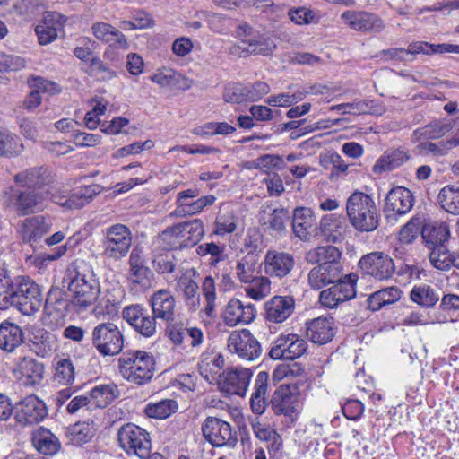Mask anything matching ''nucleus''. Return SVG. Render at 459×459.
<instances>
[{
	"label": "nucleus",
	"instance_id": "1",
	"mask_svg": "<svg viewBox=\"0 0 459 459\" xmlns=\"http://www.w3.org/2000/svg\"><path fill=\"white\" fill-rule=\"evenodd\" d=\"M341 256L342 252L333 246L317 247L306 253L307 263L315 264L307 275V281L312 289L321 290L344 277Z\"/></svg>",
	"mask_w": 459,
	"mask_h": 459
},
{
	"label": "nucleus",
	"instance_id": "2",
	"mask_svg": "<svg viewBox=\"0 0 459 459\" xmlns=\"http://www.w3.org/2000/svg\"><path fill=\"white\" fill-rule=\"evenodd\" d=\"M71 305L79 312L93 307L100 294V284L92 273H84L75 267L66 271Z\"/></svg>",
	"mask_w": 459,
	"mask_h": 459
},
{
	"label": "nucleus",
	"instance_id": "3",
	"mask_svg": "<svg viewBox=\"0 0 459 459\" xmlns=\"http://www.w3.org/2000/svg\"><path fill=\"white\" fill-rule=\"evenodd\" d=\"M346 214L351 225L359 232L374 231L379 225V214L373 198L355 191L346 201Z\"/></svg>",
	"mask_w": 459,
	"mask_h": 459
},
{
	"label": "nucleus",
	"instance_id": "4",
	"mask_svg": "<svg viewBox=\"0 0 459 459\" xmlns=\"http://www.w3.org/2000/svg\"><path fill=\"white\" fill-rule=\"evenodd\" d=\"M2 310L13 307L22 315L31 316L39 311L43 303V294L39 286L28 276H17L9 298Z\"/></svg>",
	"mask_w": 459,
	"mask_h": 459
},
{
	"label": "nucleus",
	"instance_id": "5",
	"mask_svg": "<svg viewBox=\"0 0 459 459\" xmlns=\"http://www.w3.org/2000/svg\"><path fill=\"white\" fill-rule=\"evenodd\" d=\"M48 190L21 189L10 186L3 191L4 204L19 216L39 212L45 207L48 199L52 200Z\"/></svg>",
	"mask_w": 459,
	"mask_h": 459
},
{
	"label": "nucleus",
	"instance_id": "6",
	"mask_svg": "<svg viewBox=\"0 0 459 459\" xmlns=\"http://www.w3.org/2000/svg\"><path fill=\"white\" fill-rule=\"evenodd\" d=\"M118 361L120 374L131 383L141 385L153 377L155 361L153 356L146 351H127Z\"/></svg>",
	"mask_w": 459,
	"mask_h": 459
},
{
	"label": "nucleus",
	"instance_id": "7",
	"mask_svg": "<svg viewBox=\"0 0 459 459\" xmlns=\"http://www.w3.org/2000/svg\"><path fill=\"white\" fill-rule=\"evenodd\" d=\"M237 37L238 42L229 48V54L237 57L250 55L269 56L276 48L273 40L255 33L247 24L238 26Z\"/></svg>",
	"mask_w": 459,
	"mask_h": 459
},
{
	"label": "nucleus",
	"instance_id": "8",
	"mask_svg": "<svg viewBox=\"0 0 459 459\" xmlns=\"http://www.w3.org/2000/svg\"><path fill=\"white\" fill-rule=\"evenodd\" d=\"M132 232L124 224L117 223L103 230L102 255L113 261L125 258L132 246Z\"/></svg>",
	"mask_w": 459,
	"mask_h": 459
},
{
	"label": "nucleus",
	"instance_id": "9",
	"mask_svg": "<svg viewBox=\"0 0 459 459\" xmlns=\"http://www.w3.org/2000/svg\"><path fill=\"white\" fill-rule=\"evenodd\" d=\"M204 233L203 222L195 219L163 230L160 237L170 249H181L196 245Z\"/></svg>",
	"mask_w": 459,
	"mask_h": 459
},
{
	"label": "nucleus",
	"instance_id": "10",
	"mask_svg": "<svg viewBox=\"0 0 459 459\" xmlns=\"http://www.w3.org/2000/svg\"><path fill=\"white\" fill-rule=\"evenodd\" d=\"M91 343L102 356H116L124 347V335L112 322L100 323L91 331Z\"/></svg>",
	"mask_w": 459,
	"mask_h": 459
},
{
	"label": "nucleus",
	"instance_id": "11",
	"mask_svg": "<svg viewBox=\"0 0 459 459\" xmlns=\"http://www.w3.org/2000/svg\"><path fill=\"white\" fill-rule=\"evenodd\" d=\"M120 447L128 455H135L140 458L149 456L152 448L150 434L133 423L123 425L117 432Z\"/></svg>",
	"mask_w": 459,
	"mask_h": 459
},
{
	"label": "nucleus",
	"instance_id": "12",
	"mask_svg": "<svg viewBox=\"0 0 459 459\" xmlns=\"http://www.w3.org/2000/svg\"><path fill=\"white\" fill-rule=\"evenodd\" d=\"M202 433L207 442L214 447H234L238 435L227 421L219 418L208 417L202 424Z\"/></svg>",
	"mask_w": 459,
	"mask_h": 459
},
{
	"label": "nucleus",
	"instance_id": "13",
	"mask_svg": "<svg viewBox=\"0 0 459 459\" xmlns=\"http://www.w3.org/2000/svg\"><path fill=\"white\" fill-rule=\"evenodd\" d=\"M358 275L355 273L345 274L340 281L320 292L319 301L321 305L328 308H335L339 304L353 299L356 295L355 286Z\"/></svg>",
	"mask_w": 459,
	"mask_h": 459
},
{
	"label": "nucleus",
	"instance_id": "14",
	"mask_svg": "<svg viewBox=\"0 0 459 459\" xmlns=\"http://www.w3.org/2000/svg\"><path fill=\"white\" fill-rule=\"evenodd\" d=\"M272 409L276 415L293 418L300 409V393L296 385H281L273 394Z\"/></svg>",
	"mask_w": 459,
	"mask_h": 459
},
{
	"label": "nucleus",
	"instance_id": "15",
	"mask_svg": "<svg viewBox=\"0 0 459 459\" xmlns=\"http://www.w3.org/2000/svg\"><path fill=\"white\" fill-rule=\"evenodd\" d=\"M359 265L363 274L369 275L377 281L390 279L395 271L394 260L381 252L364 255L359 260Z\"/></svg>",
	"mask_w": 459,
	"mask_h": 459
},
{
	"label": "nucleus",
	"instance_id": "16",
	"mask_svg": "<svg viewBox=\"0 0 459 459\" xmlns=\"http://www.w3.org/2000/svg\"><path fill=\"white\" fill-rule=\"evenodd\" d=\"M228 346L230 351L247 361L255 360L262 353L260 342L247 329L231 333Z\"/></svg>",
	"mask_w": 459,
	"mask_h": 459
},
{
	"label": "nucleus",
	"instance_id": "17",
	"mask_svg": "<svg viewBox=\"0 0 459 459\" xmlns=\"http://www.w3.org/2000/svg\"><path fill=\"white\" fill-rule=\"evenodd\" d=\"M307 349V342L298 334H281L269 355L273 359L293 360L301 357Z\"/></svg>",
	"mask_w": 459,
	"mask_h": 459
},
{
	"label": "nucleus",
	"instance_id": "18",
	"mask_svg": "<svg viewBox=\"0 0 459 459\" xmlns=\"http://www.w3.org/2000/svg\"><path fill=\"white\" fill-rule=\"evenodd\" d=\"M122 317L144 337H152L156 333L158 318L153 314L150 315L142 305L126 307L122 311Z\"/></svg>",
	"mask_w": 459,
	"mask_h": 459
},
{
	"label": "nucleus",
	"instance_id": "19",
	"mask_svg": "<svg viewBox=\"0 0 459 459\" xmlns=\"http://www.w3.org/2000/svg\"><path fill=\"white\" fill-rule=\"evenodd\" d=\"M48 415L45 403L36 395L23 398L15 408V419L22 426L39 423Z\"/></svg>",
	"mask_w": 459,
	"mask_h": 459
},
{
	"label": "nucleus",
	"instance_id": "20",
	"mask_svg": "<svg viewBox=\"0 0 459 459\" xmlns=\"http://www.w3.org/2000/svg\"><path fill=\"white\" fill-rule=\"evenodd\" d=\"M341 17L349 28L357 31L379 33L385 27L384 21L372 13L345 11Z\"/></svg>",
	"mask_w": 459,
	"mask_h": 459
},
{
	"label": "nucleus",
	"instance_id": "21",
	"mask_svg": "<svg viewBox=\"0 0 459 459\" xmlns=\"http://www.w3.org/2000/svg\"><path fill=\"white\" fill-rule=\"evenodd\" d=\"M295 264L292 254L270 249L266 252L264 260V273L270 277L282 279L290 273Z\"/></svg>",
	"mask_w": 459,
	"mask_h": 459
},
{
	"label": "nucleus",
	"instance_id": "22",
	"mask_svg": "<svg viewBox=\"0 0 459 459\" xmlns=\"http://www.w3.org/2000/svg\"><path fill=\"white\" fill-rule=\"evenodd\" d=\"M411 192L402 186L393 188L385 197L384 212L388 219L409 212L413 207Z\"/></svg>",
	"mask_w": 459,
	"mask_h": 459
},
{
	"label": "nucleus",
	"instance_id": "23",
	"mask_svg": "<svg viewBox=\"0 0 459 459\" xmlns=\"http://www.w3.org/2000/svg\"><path fill=\"white\" fill-rule=\"evenodd\" d=\"M129 269L127 279L133 283L143 289H150L152 286L154 274L152 270L144 264V258L142 251L136 247L133 248L128 259Z\"/></svg>",
	"mask_w": 459,
	"mask_h": 459
},
{
	"label": "nucleus",
	"instance_id": "24",
	"mask_svg": "<svg viewBox=\"0 0 459 459\" xmlns=\"http://www.w3.org/2000/svg\"><path fill=\"white\" fill-rule=\"evenodd\" d=\"M66 18L57 12H46L35 27L38 41L48 45L56 39L58 32L63 30Z\"/></svg>",
	"mask_w": 459,
	"mask_h": 459
},
{
	"label": "nucleus",
	"instance_id": "25",
	"mask_svg": "<svg viewBox=\"0 0 459 459\" xmlns=\"http://www.w3.org/2000/svg\"><path fill=\"white\" fill-rule=\"evenodd\" d=\"M252 372L248 368H227L221 377V388L230 394L244 396L249 385Z\"/></svg>",
	"mask_w": 459,
	"mask_h": 459
},
{
	"label": "nucleus",
	"instance_id": "26",
	"mask_svg": "<svg viewBox=\"0 0 459 459\" xmlns=\"http://www.w3.org/2000/svg\"><path fill=\"white\" fill-rule=\"evenodd\" d=\"M149 303L152 307V314L158 319L167 323L174 321L176 299L170 290L160 289L154 291L150 297Z\"/></svg>",
	"mask_w": 459,
	"mask_h": 459
},
{
	"label": "nucleus",
	"instance_id": "27",
	"mask_svg": "<svg viewBox=\"0 0 459 459\" xmlns=\"http://www.w3.org/2000/svg\"><path fill=\"white\" fill-rule=\"evenodd\" d=\"M256 315L253 304H244L238 299H231L223 312V321L228 326H236L238 324H249Z\"/></svg>",
	"mask_w": 459,
	"mask_h": 459
},
{
	"label": "nucleus",
	"instance_id": "28",
	"mask_svg": "<svg viewBox=\"0 0 459 459\" xmlns=\"http://www.w3.org/2000/svg\"><path fill=\"white\" fill-rule=\"evenodd\" d=\"M295 300L290 296H274L264 304V317L272 323H282L294 312Z\"/></svg>",
	"mask_w": 459,
	"mask_h": 459
},
{
	"label": "nucleus",
	"instance_id": "29",
	"mask_svg": "<svg viewBox=\"0 0 459 459\" xmlns=\"http://www.w3.org/2000/svg\"><path fill=\"white\" fill-rule=\"evenodd\" d=\"M51 175L47 168L34 167L18 172L13 176L16 186L31 190H43L51 182Z\"/></svg>",
	"mask_w": 459,
	"mask_h": 459
},
{
	"label": "nucleus",
	"instance_id": "30",
	"mask_svg": "<svg viewBox=\"0 0 459 459\" xmlns=\"http://www.w3.org/2000/svg\"><path fill=\"white\" fill-rule=\"evenodd\" d=\"M44 372V365L30 357L22 358L16 369L17 378L24 386H35L40 384Z\"/></svg>",
	"mask_w": 459,
	"mask_h": 459
},
{
	"label": "nucleus",
	"instance_id": "31",
	"mask_svg": "<svg viewBox=\"0 0 459 459\" xmlns=\"http://www.w3.org/2000/svg\"><path fill=\"white\" fill-rule=\"evenodd\" d=\"M100 186H84L75 189L69 197L52 195V201L69 209H80L100 193Z\"/></svg>",
	"mask_w": 459,
	"mask_h": 459
},
{
	"label": "nucleus",
	"instance_id": "32",
	"mask_svg": "<svg viewBox=\"0 0 459 459\" xmlns=\"http://www.w3.org/2000/svg\"><path fill=\"white\" fill-rule=\"evenodd\" d=\"M224 358L221 352L216 351H205L200 357L198 369L200 374L208 382L217 380L218 377H221V370L224 367Z\"/></svg>",
	"mask_w": 459,
	"mask_h": 459
},
{
	"label": "nucleus",
	"instance_id": "33",
	"mask_svg": "<svg viewBox=\"0 0 459 459\" xmlns=\"http://www.w3.org/2000/svg\"><path fill=\"white\" fill-rule=\"evenodd\" d=\"M333 317H317L307 323V336L311 342L325 344L334 336Z\"/></svg>",
	"mask_w": 459,
	"mask_h": 459
},
{
	"label": "nucleus",
	"instance_id": "34",
	"mask_svg": "<svg viewBox=\"0 0 459 459\" xmlns=\"http://www.w3.org/2000/svg\"><path fill=\"white\" fill-rule=\"evenodd\" d=\"M91 31L98 40L108 43L110 46L117 48H128L126 36L118 29L108 22H94L91 26Z\"/></svg>",
	"mask_w": 459,
	"mask_h": 459
},
{
	"label": "nucleus",
	"instance_id": "35",
	"mask_svg": "<svg viewBox=\"0 0 459 459\" xmlns=\"http://www.w3.org/2000/svg\"><path fill=\"white\" fill-rule=\"evenodd\" d=\"M249 423L256 438L267 443L272 452H278L282 446V439L277 431L270 425L260 421L259 417H249Z\"/></svg>",
	"mask_w": 459,
	"mask_h": 459
},
{
	"label": "nucleus",
	"instance_id": "36",
	"mask_svg": "<svg viewBox=\"0 0 459 459\" xmlns=\"http://www.w3.org/2000/svg\"><path fill=\"white\" fill-rule=\"evenodd\" d=\"M24 342L22 329L16 324L4 320L0 324V349L13 352Z\"/></svg>",
	"mask_w": 459,
	"mask_h": 459
},
{
	"label": "nucleus",
	"instance_id": "37",
	"mask_svg": "<svg viewBox=\"0 0 459 459\" xmlns=\"http://www.w3.org/2000/svg\"><path fill=\"white\" fill-rule=\"evenodd\" d=\"M315 225V216L310 208L297 207L293 211L292 230L300 240H307Z\"/></svg>",
	"mask_w": 459,
	"mask_h": 459
},
{
	"label": "nucleus",
	"instance_id": "38",
	"mask_svg": "<svg viewBox=\"0 0 459 459\" xmlns=\"http://www.w3.org/2000/svg\"><path fill=\"white\" fill-rule=\"evenodd\" d=\"M50 227V220L44 216L39 215L28 218L22 221V238L25 241L35 243L48 232Z\"/></svg>",
	"mask_w": 459,
	"mask_h": 459
},
{
	"label": "nucleus",
	"instance_id": "39",
	"mask_svg": "<svg viewBox=\"0 0 459 459\" xmlns=\"http://www.w3.org/2000/svg\"><path fill=\"white\" fill-rule=\"evenodd\" d=\"M454 127L452 120H434L428 125L417 128L412 133V140L420 142L422 140L439 139Z\"/></svg>",
	"mask_w": 459,
	"mask_h": 459
},
{
	"label": "nucleus",
	"instance_id": "40",
	"mask_svg": "<svg viewBox=\"0 0 459 459\" xmlns=\"http://www.w3.org/2000/svg\"><path fill=\"white\" fill-rule=\"evenodd\" d=\"M177 291L182 296L185 305L189 310L196 311L199 309V286L191 277L182 275L177 282Z\"/></svg>",
	"mask_w": 459,
	"mask_h": 459
},
{
	"label": "nucleus",
	"instance_id": "41",
	"mask_svg": "<svg viewBox=\"0 0 459 459\" xmlns=\"http://www.w3.org/2000/svg\"><path fill=\"white\" fill-rule=\"evenodd\" d=\"M443 53L459 54V45L450 43L431 44L426 41H414L410 43L406 48V54L412 56L418 54L431 56Z\"/></svg>",
	"mask_w": 459,
	"mask_h": 459
},
{
	"label": "nucleus",
	"instance_id": "42",
	"mask_svg": "<svg viewBox=\"0 0 459 459\" xmlns=\"http://www.w3.org/2000/svg\"><path fill=\"white\" fill-rule=\"evenodd\" d=\"M421 235L431 249V247H438L439 245H444L449 238L450 231L446 223L433 222L424 225Z\"/></svg>",
	"mask_w": 459,
	"mask_h": 459
},
{
	"label": "nucleus",
	"instance_id": "43",
	"mask_svg": "<svg viewBox=\"0 0 459 459\" xmlns=\"http://www.w3.org/2000/svg\"><path fill=\"white\" fill-rule=\"evenodd\" d=\"M401 296L402 291L397 287L384 288L369 295L367 299L368 307L370 310L377 311L385 306L395 303Z\"/></svg>",
	"mask_w": 459,
	"mask_h": 459
},
{
	"label": "nucleus",
	"instance_id": "44",
	"mask_svg": "<svg viewBox=\"0 0 459 459\" xmlns=\"http://www.w3.org/2000/svg\"><path fill=\"white\" fill-rule=\"evenodd\" d=\"M409 158L410 156L408 152L403 149L385 152L375 164L374 171L382 172L393 170L402 166L409 160Z\"/></svg>",
	"mask_w": 459,
	"mask_h": 459
},
{
	"label": "nucleus",
	"instance_id": "45",
	"mask_svg": "<svg viewBox=\"0 0 459 459\" xmlns=\"http://www.w3.org/2000/svg\"><path fill=\"white\" fill-rule=\"evenodd\" d=\"M119 395V390L115 384L96 385L91 392L90 398L95 406L105 408Z\"/></svg>",
	"mask_w": 459,
	"mask_h": 459
},
{
	"label": "nucleus",
	"instance_id": "46",
	"mask_svg": "<svg viewBox=\"0 0 459 459\" xmlns=\"http://www.w3.org/2000/svg\"><path fill=\"white\" fill-rule=\"evenodd\" d=\"M342 229V220L334 214L325 215L320 221L321 233L333 243L341 241Z\"/></svg>",
	"mask_w": 459,
	"mask_h": 459
},
{
	"label": "nucleus",
	"instance_id": "47",
	"mask_svg": "<svg viewBox=\"0 0 459 459\" xmlns=\"http://www.w3.org/2000/svg\"><path fill=\"white\" fill-rule=\"evenodd\" d=\"M33 442L36 448L46 455L55 454L60 448L57 437L45 428H39L34 434Z\"/></svg>",
	"mask_w": 459,
	"mask_h": 459
},
{
	"label": "nucleus",
	"instance_id": "48",
	"mask_svg": "<svg viewBox=\"0 0 459 459\" xmlns=\"http://www.w3.org/2000/svg\"><path fill=\"white\" fill-rule=\"evenodd\" d=\"M411 299L421 307H432L439 300V296L429 285L414 286L410 294Z\"/></svg>",
	"mask_w": 459,
	"mask_h": 459
},
{
	"label": "nucleus",
	"instance_id": "49",
	"mask_svg": "<svg viewBox=\"0 0 459 459\" xmlns=\"http://www.w3.org/2000/svg\"><path fill=\"white\" fill-rule=\"evenodd\" d=\"M121 304V299L111 292H100L97 302L93 305L92 312L96 316L100 315L117 314Z\"/></svg>",
	"mask_w": 459,
	"mask_h": 459
},
{
	"label": "nucleus",
	"instance_id": "50",
	"mask_svg": "<svg viewBox=\"0 0 459 459\" xmlns=\"http://www.w3.org/2000/svg\"><path fill=\"white\" fill-rule=\"evenodd\" d=\"M437 201L446 212L459 214V187L446 186L440 190Z\"/></svg>",
	"mask_w": 459,
	"mask_h": 459
},
{
	"label": "nucleus",
	"instance_id": "51",
	"mask_svg": "<svg viewBox=\"0 0 459 459\" xmlns=\"http://www.w3.org/2000/svg\"><path fill=\"white\" fill-rule=\"evenodd\" d=\"M257 261L254 255L247 254L240 258L236 264L235 273L237 278L243 283L253 281L256 277Z\"/></svg>",
	"mask_w": 459,
	"mask_h": 459
},
{
	"label": "nucleus",
	"instance_id": "52",
	"mask_svg": "<svg viewBox=\"0 0 459 459\" xmlns=\"http://www.w3.org/2000/svg\"><path fill=\"white\" fill-rule=\"evenodd\" d=\"M238 218L232 211H221L214 222L213 233L225 236L233 233L238 226Z\"/></svg>",
	"mask_w": 459,
	"mask_h": 459
},
{
	"label": "nucleus",
	"instance_id": "53",
	"mask_svg": "<svg viewBox=\"0 0 459 459\" xmlns=\"http://www.w3.org/2000/svg\"><path fill=\"white\" fill-rule=\"evenodd\" d=\"M23 150L19 137L10 132L0 128V155L13 157L19 155Z\"/></svg>",
	"mask_w": 459,
	"mask_h": 459
},
{
	"label": "nucleus",
	"instance_id": "54",
	"mask_svg": "<svg viewBox=\"0 0 459 459\" xmlns=\"http://www.w3.org/2000/svg\"><path fill=\"white\" fill-rule=\"evenodd\" d=\"M75 378L74 367L70 359H58L55 363L54 381L71 385Z\"/></svg>",
	"mask_w": 459,
	"mask_h": 459
},
{
	"label": "nucleus",
	"instance_id": "55",
	"mask_svg": "<svg viewBox=\"0 0 459 459\" xmlns=\"http://www.w3.org/2000/svg\"><path fill=\"white\" fill-rule=\"evenodd\" d=\"M429 261L437 270L447 271L454 266V255L449 253L445 245H439L438 247H431Z\"/></svg>",
	"mask_w": 459,
	"mask_h": 459
},
{
	"label": "nucleus",
	"instance_id": "56",
	"mask_svg": "<svg viewBox=\"0 0 459 459\" xmlns=\"http://www.w3.org/2000/svg\"><path fill=\"white\" fill-rule=\"evenodd\" d=\"M178 410L176 401L171 399L162 400L155 403H149L144 411L150 418L165 419Z\"/></svg>",
	"mask_w": 459,
	"mask_h": 459
},
{
	"label": "nucleus",
	"instance_id": "57",
	"mask_svg": "<svg viewBox=\"0 0 459 459\" xmlns=\"http://www.w3.org/2000/svg\"><path fill=\"white\" fill-rule=\"evenodd\" d=\"M247 283L249 285L246 288V293L254 299H262L271 291V281L265 276H256Z\"/></svg>",
	"mask_w": 459,
	"mask_h": 459
},
{
	"label": "nucleus",
	"instance_id": "58",
	"mask_svg": "<svg viewBox=\"0 0 459 459\" xmlns=\"http://www.w3.org/2000/svg\"><path fill=\"white\" fill-rule=\"evenodd\" d=\"M17 282V276L13 277L4 263L0 264V310L4 306L5 300L9 298L14 284Z\"/></svg>",
	"mask_w": 459,
	"mask_h": 459
},
{
	"label": "nucleus",
	"instance_id": "59",
	"mask_svg": "<svg viewBox=\"0 0 459 459\" xmlns=\"http://www.w3.org/2000/svg\"><path fill=\"white\" fill-rule=\"evenodd\" d=\"M151 80L160 87H178L186 79L172 69L164 68L152 75Z\"/></svg>",
	"mask_w": 459,
	"mask_h": 459
},
{
	"label": "nucleus",
	"instance_id": "60",
	"mask_svg": "<svg viewBox=\"0 0 459 459\" xmlns=\"http://www.w3.org/2000/svg\"><path fill=\"white\" fill-rule=\"evenodd\" d=\"M373 101L368 100H355L351 103H342L336 106H333L331 109L333 110H340L342 114H349V115H361L373 113Z\"/></svg>",
	"mask_w": 459,
	"mask_h": 459
},
{
	"label": "nucleus",
	"instance_id": "61",
	"mask_svg": "<svg viewBox=\"0 0 459 459\" xmlns=\"http://www.w3.org/2000/svg\"><path fill=\"white\" fill-rule=\"evenodd\" d=\"M215 290L213 278L212 276H206L203 281L202 290L206 302L204 312L208 317L214 316L216 301Z\"/></svg>",
	"mask_w": 459,
	"mask_h": 459
},
{
	"label": "nucleus",
	"instance_id": "62",
	"mask_svg": "<svg viewBox=\"0 0 459 459\" xmlns=\"http://www.w3.org/2000/svg\"><path fill=\"white\" fill-rule=\"evenodd\" d=\"M214 195L201 196L192 203H183L178 205L177 212L184 215H193L200 212L204 207L212 205L215 202Z\"/></svg>",
	"mask_w": 459,
	"mask_h": 459
},
{
	"label": "nucleus",
	"instance_id": "63",
	"mask_svg": "<svg viewBox=\"0 0 459 459\" xmlns=\"http://www.w3.org/2000/svg\"><path fill=\"white\" fill-rule=\"evenodd\" d=\"M70 440L74 445L87 443L94 436V429L88 422H78L69 429Z\"/></svg>",
	"mask_w": 459,
	"mask_h": 459
},
{
	"label": "nucleus",
	"instance_id": "64",
	"mask_svg": "<svg viewBox=\"0 0 459 459\" xmlns=\"http://www.w3.org/2000/svg\"><path fill=\"white\" fill-rule=\"evenodd\" d=\"M196 253L201 256L210 255V263L216 264L225 259V245L213 242L203 243L196 247Z\"/></svg>",
	"mask_w": 459,
	"mask_h": 459
}]
</instances>
